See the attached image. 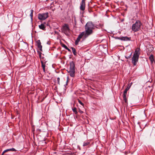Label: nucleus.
Wrapping results in <instances>:
<instances>
[{
    "instance_id": "obj_1",
    "label": "nucleus",
    "mask_w": 155,
    "mask_h": 155,
    "mask_svg": "<svg viewBox=\"0 0 155 155\" xmlns=\"http://www.w3.org/2000/svg\"><path fill=\"white\" fill-rule=\"evenodd\" d=\"M95 28H99L96 25H95L91 21L88 22L85 25V38H87L89 36L92 34L93 30Z\"/></svg>"
},
{
    "instance_id": "obj_2",
    "label": "nucleus",
    "mask_w": 155,
    "mask_h": 155,
    "mask_svg": "<svg viewBox=\"0 0 155 155\" xmlns=\"http://www.w3.org/2000/svg\"><path fill=\"white\" fill-rule=\"evenodd\" d=\"M142 25V23L140 20H137L136 22L132 25V30L134 32L139 31L141 29Z\"/></svg>"
},
{
    "instance_id": "obj_3",
    "label": "nucleus",
    "mask_w": 155,
    "mask_h": 155,
    "mask_svg": "<svg viewBox=\"0 0 155 155\" xmlns=\"http://www.w3.org/2000/svg\"><path fill=\"white\" fill-rule=\"evenodd\" d=\"M70 69L69 71H68L70 73L71 77H74L75 75V64L74 62L72 61L70 63Z\"/></svg>"
},
{
    "instance_id": "obj_4",
    "label": "nucleus",
    "mask_w": 155,
    "mask_h": 155,
    "mask_svg": "<svg viewBox=\"0 0 155 155\" xmlns=\"http://www.w3.org/2000/svg\"><path fill=\"white\" fill-rule=\"evenodd\" d=\"M85 8V0H82L80 3V9L81 10L80 13L81 15H83Z\"/></svg>"
},
{
    "instance_id": "obj_5",
    "label": "nucleus",
    "mask_w": 155,
    "mask_h": 155,
    "mask_svg": "<svg viewBox=\"0 0 155 155\" xmlns=\"http://www.w3.org/2000/svg\"><path fill=\"white\" fill-rule=\"evenodd\" d=\"M61 30L62 32L66 35L68 34L70 31V29L68 25L67 24H64Z\"/></svg>"
},
{
    "instance_id": "obj_6",
    "label": "nucleus",
    "mask_w": 155,
    "mask_h": 155,
    "mask_svg": "<svg viewBox=\"0 0 155 155\" xmlns=\"http://www.w3.org/2000/svg\"><path fill=\"white\" fill-rule=\"evenodd\" d=\"M48 17V13L46 12L43 14H39L38 15V18L40 20H44Z\"/></svg>"
},
{
    "instance_id": "obj_7",
    "label": "nucleus",
    "mask_w": 155,
    "mask_h": 155,
    "mask_svg": "<svg viewBox=\"0 0 155 155\" xmlns=\"http://www.w3.org/2000/svg\"><path fill=\"white\" fill-rule=\"evenodd\" d=\"M85 34L84 32H82L79 35L77 39L75 41V44L76 45H77L78 44L79 42L83 37H84L85 38H85Z\"/></svg>"
},
{
    "instance_id": "obj_8",
    "label": "nucleus",
    "mask_w": 155,
    "mask_h": 155,
    "mask_svg": "<svg viewBox=\"0 0 155 155\" xmlns=\"http://www.w3.org/2000/svg\"><path fill=\"white\" fill-rule=\"evenodd\" d=\"M139 57L133 55L132 59V63L134 66H135L137 64V62L138 61Z\"/></svg>"
},
{
    "instance_id": "obj_9",
    "label": "nucleus",
    "mask_w": 155,
    "mask_h": 155,
    "mask_svg": "<svg viewBox=\"0 0 155 155\" xmlns=\"http://www.w3.org/2000/svg\"><path fill=\"white\" fill-rule=\"evenodd\" d=\"M114 38L115 39H120L122 41H129L130 40L131 38H129L127 37H115Z\"/></svg>"
},
{
    "instance_id": "obj_10",
    "label": "nucleus",
    "mask_w": 155,
    "mask_h": 155,
    "mask_svg": "<svg viewBox=\"0 0 155 155\" xmlns=\"http://www.w3.org/2000/svg\"><path fill=\"white\" fill-rule=\"evenodd\" d=\"M36 45L41 51H42V46L40 40H38L36 41Z\"/></svg>"
},
{
    "instance_id": "obj_11",
    "label": "nucleus",
    "mask_w": 155,
    "mask_h": 155,
    "mask_svg": "<svg viewBox=\"0 0 155 155\" xmlns=\"http://www.w3.org/2000/svg\"><path fill=\"white\" fill-rule=\"evenodd\" d=\"M140 48H137L134 51L133 55L139 57V55L140 54Z\"/></svg>"
},
{
    "instance_id": "obj_12",
    "label": "nucleus",
    "mask_w": 155,
    "mask_h": 155,
    "mask_svg": "<svg viewBox=\"0 0 155 155\" xmlns=\"http://www.w3.org/2000/svg\"><path fill=\"white\" fill-rule=\"evenodd\" d=\"M149 59L150 61L151 64H153V62L154 61V58L153 55V54H151L150 56V57H149Z\"/></svg>"
},
{
    "instance_id": "obj_13",
    "label": "nucleus",
    "mask_w": 155,
    "mask_h": 155,
    "mask_svg": "<svg viewBox=\"0 0 155 155\" xmlns=\"http://www.w3.org/2000/svg\"><path fill=\"white\" fill-rule=\"evenodd\" d=\"M41 67L43 69V71L44 72H45V62H43L42 60L41 61Z\"/></svg>"
},
{
    "instance_id": "obj_14",
    "label": "nucleus",
    "mask_w": 155,
    "mask_h": 155,
    "mask_svg": "<svg viewBox=\"0 0 155 155\" xmlns=\"http://www.w3.org/2000/svg\"><path fill=\"white\" fill-rule=\"evenodd\" d=\"M39 28L40 29H42L43 30H45V27L43 24H41L40 25H39Z\"/></svg>"
},
{
    "instance_id": "obj_15",
    "label": "nucleus",
    "mask_w": 155,
    "mask_h": 155,
    "mask_svg": "<svg viewBox=\"0 0 155 155\" xmlns=\"http://www.w3.org/2000/svg\"><path fill=\"white\" fill-rule=\"evenodd\" d=\"M126 95L127 93H125L124 92V91L123 97L125 103H127V100L126 98Z\"/></svg>"
},
{
    "instance_id": "obj_16",
    "label": "nucleus",
    "mask_w": 155,
    "mask_h": 155,
    "mask_svg": "<svg viewBox=\"0 0 155 155\" xmlns=\"http://www.w3.org/2000/svg\"><path fill=\"white\" fill-rule=\"evenodd\" d=\"M131 84L130 85V84H129L127 87V88H126L125 90L124 91V92L125 93H127V91L130 88V86H131Z\"/></svg>"
},
{
    "instance_id": "obj_17",
    "label": "nucleus",
    "mask_w": 155,
    "mask_h": 155,
    "mask_svg": "<svg viewBox=\"0 0 155 155\" xmlns=\"http://www.w3.org/2000/svg\"><path fill=\"white\" fill-rule=\"evenodd\" d=\"M71 48L73 54L74 55H76L77 54V52L76 51L75 49L73 47H71Z\"/></svg>"
},
{
    "instance_id": "obj_18",
    "label": "nucleus",
    "mask_w": 155,
    "mask_h": 155,
    "mask_svg": "<svg viewBox=\"0 0 155 155\" xmlns=\"http://www.w3.org/2000/svg\"><path fill=\"white\" fill-rule=\"evenodd\" d=\"M33 12H34V11L33 10L31 9V13L30 15V16L31 17V20L32 19V17H33Z\"/></svg>"
},
{
    "instance_id": "obj_19",
    "label": "nucleus",
    "mask_w": 155,
    "mask_h": 155,
    "mask_svg": "<svg viewBox=\"0 0 155 155\" xmlns=\"http://www.w3.org/2000/svg\"><path fill=\"white\" fill-rule=\"evenodd\" d=\"M72 110L76 114H77L78 112L77 111V109L76 107H74V108H72Z\"/></svg>"
},
{
    "instance_id": "obj_20",
    "label": "nucleus",
    "mask_w": 155,
    "mask_h": 155,
    "mask_svg": "<svg viewBox=\"0 0 155 155\" xmlns=\"http://www.w3.org/2000/svg\"><path fill=\"white\" fill-rule=\"evenodd\" d=\"M90 144L89 142H84L83 143V146H85L88 145Z\"/></svg>"
},
{
    "instance_id": "obj_21",
    "label": "nucleus",
    "mask_w": 155,
    "mask_h": 155,
    "mask_svg": "<svg viewBox=\"0 0 155 155\" xmlns=\"http://www.w3.org/2000/svg\"><path fill=\"white\" fill-rule=\"evenodd\" d=\"M96 25L97 26V27H99V28H101L103 26L100 23L98 25Z\"/></svg>"
},
{
    "instance_id": "obj_22",
    "label": "nucleus",
    "mask_w": 155,
    "mask_h": 155,
    "mask_svg": "<svg viewBox=\"0 0 155 155\" xmlns=\"http://www.w3.org/2000/svg\"><path fill=\"white\" fill-rule=\"evenodd\" d=\"M9 149V151H16L17 150L15 149L14 148H12L11 149Z\"/></svg>"
},
{
    "instance_id": "obj_23",
    "label": "nucleus",
    "mask_w": 155,
    "mask_h": 155,
    "mask_svg": "<svg viewBox=\"0 0 155 155\" xmlns=\"http://www.w3.org/2000/svg\"><path fill=\"white\" fill-rule=\"evenodd\" d=\"M78 101L80 104L84 107V104L79 99H78Z\"/></svg>"
},
{
    "instance_id": "obj_24",
    "label": "nucleus",
    "mask_w": 155,
    "mask_h": 155,
    "mask_svg": "<svg viewBox=\"0 0 155 155\" xmlns=\"http://www.w3.org/2000/svg\"><path fill=\"white\" fill-rule=\"evenodd\" d=\"M60 78H59L58 77L57 78V83L59 85L60 84Z\"/></svg>"
},
{
    "instance_id": "obj_25",
    "label": "nucleus",
    "mask_w": 155,
    "mask_h": 155,
    "mask_svg": "<svg viewBox=\"0 0 155 155\" xmlns=\"http://www.w3.org/2000/svg\"><path fill=\"white\" fill-rule=\"evenodd\" d=\"M4 153H5L9 151V149H7L6 150H5L4 151Z\"/></svg>"
},
{
    "instance_id": "obj_26",
    "label": "nucleus",
    "mask_w": 155,
    "mask_h": 155,
    "mask_svg": "<svg viewBox=\"0 0 155 155\" xmlns=\"http://www.w3.org/2000/svg\"><path fill=\"white\" fill-rule=\"evenodd\" d=\"M68 78H67V81H66V84L65 85H64V86L65 87L66 86H67L68 85L67 83H68Z\"/></svg>"
},
{
    "instance_id": "obj_27",
    "label": "nucleus",
    "mask_w": 155,
    "mask_h": 155,
    "mask_svg": "<svg viewBox=\"0 0 155 155\" xmlns=\"http://www.w3.org/2000/svg\"><path fill=\"white\" fill-rule=\"evenodd\" d=\"M38 53H39V56H40V58H41V53L39 51H38Z\"/></svg>"
},
{
    "instance_id": "obj_28",
    "label": "nucleus",
    "mask_w": 155,
    "mask_h": 155,
    "mask_svg": "<svg viewBox=\"0 0 155 155\" xmlns=\"http://www.w3.org/2000/svg\"><path fill=\"white\" fill-rule=\"evenodd\" d=\"M66 49L68 51H70V49H69L68 47H66Z\"/></svg>"
},
{
    "instance_id": "obj_29",
    "label": "nucleus",
    "mask_w": 155,
    "mask_h": 155,
    "mask_svg": "<svg viewBox=\"0 0 155 155\" xmlns=\"http://www.w3.org/2000/svg\"><path fill=\"white\" fill-rule=\"evenodd\" d=\"M63 47L64 48H65V49H66V48H66V47H67L66 45H64V46H63Z\"/></svg>"
},
{
    "instance_id": "obj_30",
    "label": "nucleus",
    "mask_w": 155,
    "mask_h": 155,
    "mask_svg": "<svg viewBox=\"0 0 155 155\" xmlns=\"http://www.w3.org/2000/svg\"><path fill=\"white\" fill-rule=\"evenodd\" d=\"M80 113H83V112L81 110H80L79 111Z\"/></svg>"
},
{
    "instance_id": "obj_31",
    "label": "nucleus",
    "mask_w": 155,
    "mask_h": 155,
    "mask_svg": "<svg viewBox=\"0 0 155 155\" xmlns=\"http://www.w3.org/2000/svg\"><path fill=\"white\" fill-rule=\"evenodd\" d=\"M47 44H48V45H50V43L48 41L47 42Z\"/></svg>"
},
{
    "instance_id": "obj_32",
    "label": "nucleus",
    "mask_w": 155,
    "mask_h": 155,
    "mask_svg": "<svg viewBox=\"0 0 155 155\" xmlns=\"http://www.w3.org/2000/svg\"><path fill=\"white\" fill-rule=\"evenodd\" d=\"M5 153H4V151L2 153L1 155H3Z\"/></svg>"
},
{
    "instance_id": "obj_33",
    "label": "nucleus",
    "mask_w": 155,
    "mask_h": 155,
    "mask_svg": "<svg viewBox=\"0 0 155 155\" xmlns=\"http://www.w3.org/2000/svg\"><path fill=\"white\" fill-rule=\"evenodd\" d=\"M131 1H132V0H130Z\"/></svg>"
}]
</instances>
